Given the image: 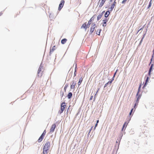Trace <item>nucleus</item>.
Returning <instances> with one entry per match:
<instances>
[{
	"label": "nucleus",
	"instance_id": "obj_34",
	"mask_svg": "<svg viewBox=\"0 0 154 154\" xmlns=\"http://www.w3.org/2000/svg\"><path fill=\"white\" fill-rule=\"evenodd\" d=\"M46 130H45L44 131H43V133L42 134H44V135H45V134H46Z\"/></svg>",
	"mask_w": 154,
	"mask_h": 154
},
{
	"label": "nucleus",
	"instance_id": "obj_35",
	"mask_svg": "<svg viewBox=\"0 0 154 154\" xmlns=\"http://www.w3.org/2000/svg\"><path fill=\"white\" fill-rule=\"evenodd\" d=\"M45 135L42 134L41 135V136L42 137H43V138H44V137Z\"/></svg>",
	"mask_w": 154,
	"mask_h": 154
},
{
	"label": "nucleus",
	"instance_id": "obj_48",
	"mask_svg": "<svg viewBox=\"0 0 154 154\" xmlns=\"http://www.w3.org/2000/svg\"><path fill=\"white\" fill-rule=\"evenodd\" d=\"M70 107V106H69V107L68 108V109H69V107Z\"/></svg>",
	"mask_w": 154,
	"mask_h": 154
},
{
	"label": "nucleus",
	"instance_id": "obj_5",
	"mask_svg": "<svg viewBox=\"0 0 154 154\" xmlns=\"http://www.w3.org/2000/svg\"><path fill=\"white\" fill-rule=\"evenodd\" d=\"M65 1L64 0H61L60 4L59 5L58 10L59 11H60L61 9L62 8L64 4Z\"/></svg>",
	"mask_w": 154,
	"mask_h": 154
},
{
	"label": "nucleus",
	"instance_id": "obj_28",
	"mask_svg": "<svg viewBox=\"0 0 154 154\" xmlns=\"http://www.w3.org/2000/svg\"><path fill=\"white\" fill-rule=\"evenodd\" d=\"M68 85H65V87L64 88V91H66V88H67V87H68Z\"/></svg>",
	"mask_w": 154,
	"mask_h": 154
},
{
	"label": "nucleus",
	"instance_id": "obj_13",
	"mask_svg": "<svg viewBox=\"0 0 154 154\" xmlns=\"http://www.w3.org/2000/svg\"><path fill=\"white\" fill-rule=\"evenodd\" d=\"M95 16V15H93V16L91 18V19L90 20H89V21L88 22V25L89 24V25H90L91 24V22L92 21H93L94 20V19L95 18L94 17Z\"/></svg>",
	"mask_w": 154,
	"mask_h": 154
},
{
	"label": "nucleus",
	"instance_id": "obj_27",
	"mask_svg": "<svg viewBox=\"0 0 154 154\" xmlns=\"http://www.w3.org/2000/svg\"><path fill=\"white\" fill-rule=\"evenodd\" d=\"M145 34H144L143 36V37H142V38L141 41H140V44H141V43L143 41V40L144 37V36H145Z\"/></svg>",
	"mask_w": 154,
	"mask_h": 154
},
{
	"label": "nucleus",
	"instance_id": "obj_31",
	"mask_svg": "<svg viewBox=\"0 0 154 154\" xmlns=\"http://www.w3.org/2000/svg\"><path fill=\"white\" fill-rule=\"evenodd\" d=\"M133 109H134L133 108V109H131V112H130V113H129V115H131V113H132V111H133Z\"/></svg>",
	"mask_w": 154,
	"mask_h": 154
},
{
	"label": "nucleus",
	"instance_id": "obj_11",
	"mask_svg": "<svg viewBox=\"0 0 154 154\" xmlns=\"http://www.w3.org/2000/svg\"><path fill=\"white\" fill-rule=\"evenodd\" d=\"M108 21V19L107 18H105L103 20L102 25L103 26L105 27L106 26V23Z\"/></svg>",
	"mask_w": 154,
	"mask_h": 154
},
{
	"label": "nucleus",
	"instance_id": "obj_26",
	"mask_svg": "<svg viewBox=\"0 0 154 154\" xmlns=\"http://www.w3.org/2000/svg\"><path fill=\"white\" fill-rule=\"evenodd\" d=\"M113 80V79L111 81H109L107 83H108V85L109 86H110L112 82V81Z\"/></svg>",
	"mask_w": 154,
	"mask_h": 154
},
{
	"label": "nucleus",
	"instance_id": "obj_10",
	"mask_svg": "<svg viewBox=\"0 0 154 154\" xmlns=\"http://www.w3.org/2000/svg\"><path fill=\"white\" fill-rule=\"evenodd\" d=\"M116 0H115L113 4L111 5L110 8H109V9H110V11H111L113 9L114 7L116 5Z\"/></svg>",
	"mask_w": 154,
	"mask_h": 154
},
{
	"label": "nucleus",
	"instance_id": "obj_14",
	"mask_svg": "<svg viewBox=\"0 0 154 154\" xmlns=\"http://www.w3.org/2000/svg\"><path fill=\"white\" fill-rule=\"evenodd\" d=\"M104 12V11H103L102 12V14H100L98 15L97 16V21H98L99 20H100L102 17V16L103 15V14Z\"/></svg>",
	"mask_w": 154,
	"mask_h": 154
},
{
	"label": "nucleus",
	"instance_id": "obj_1",
	"mask_svg": "<svg viewBox=\"0 0 154 154\" xmlns=\"http://www.w3.org/2000/svg\"><path fill=\"white\" fill-rule=\"evenodd\" d=\"M51 143L49 141H47L45 144L43 148V154H48L49 149L50 147Z\"/></svg>",
	"mask_w": 154,
	"mask_h": 154
},
{
	"label": "nucleus",
	"instance_id": "obj_37",
	"mask_svg": "<svg viewBox=\"0 0 154 154\" xmlns=\"http://www.w3.org/2000/svg\"><path fill=\"white\" fill-rule=\"evenodd\" d=\"M93 97V96H91V97L90 98V100H92Z\"/></svg>",
	"mask_w": 154,
	"mask_h": 154
},
{
	"label": "nucleus",
	"instance_id": "obj_7",
	"mask_svg": "<svg viewBox=\"0 0 154 154\" xmlns=\"http://www.w3.org/2000/svg\"><path fill=\"white\" fill-rule=\"evenodd\" d=\"M56 127V125L55 124H53L51 127L50 129V132L53 133Z\"/></svg>",
	"mask_w": 154,
	"mask_h": 154
},
{
	"label": "nucleus",
	"instance_id": "obj_16",
	"mask_svg": "<svg viewBox=\"0 0 154 154\" xmlns=\"http://www.w3.org/2000/svg\"><path fill=\"white\" fill-rule=\"evenodd\" d=\"M149 77L147 76V77L146 80L145 81V83L144 84V85L143 87V88H144V87L147 84V83L149 81Z\"/></svg>",
	"mask_w": 154,
	"mask_h": 154
},
{
	"label": "nucleus",
	"instance_id": "obj_9",
	"mask_svg": "<svg viewBox=\"0 0 154 154\" xmlns=\"http://www.w3.org/2000/svg\"><path fill=\"white\" fill-rule=\"evenodd\" d=\"M141 97V95H138V94L137 96L136 95V97H137V100L136 102L135 103V104L134 105V108H135L136 106L137 105H138V102H139V100L140 98Z\"/></svg>",
	"mask_w": 154,
	"mask_h": 154
},
{
	"label": "nucleus",
	"instance_id": "obj_42",
	"mask_svg": "<svg viewBox=\"0 0 154 154\" xmlns=\"http://www.w3.org/2000/svg\"><path fill=\"white\" fill-rule=\"evenodd\" d=\"M143 28H141L139 30V31H140V30H141L142 29H143Z\"/></svg>",
	"mask_w": 154,
	"mask_h": 154
},
{
	"label": "nucleus",
	"instance_id": "obj_40",
	"mask_svg": "<svg viewBox=\"0 0 154 154\" xmlns=\"http://www.w3.org/2000/svg\"><path fill=\"white\" fill-rule=\"evenodd\" d=\"M77 66H76H76H75V70H76V71H77Z\"/></svg>",
	"mask_w": 154,
	"mask_h": 154
},
{
	"label": "nucleus",
	"instance_id": "obj_46",
	"mask_svg": "<svg viewBox=\"0 0 154 154\" xmlns=\"http://www.w3.org/2000/svg\"><path fill=\"white\" fill-rule=\"evenodd\" d=\"M110 1V2H112V0H109Z\"/></svg>",
	"mask_w": 154,
	"mask_h": 154
},
{
	"label": "nucleus",
	"instance_id": "obj_32",
	"mask_svg": "<svg viewBox=\"0 0 154 154\" xmlns=\"http://www.w3.org/2000/svg\"><path fill=\"white\" fill-rule=\"evenodd\" d=\"M153 56H152V58H151V62L150 63V64L151 63L153 60Z\"/></svg>",
	"mask_w": 154,
	"mask_h": 154
},
{
	"label": "nucleus",
	"instance_id": "obj_45",
	"mask_svg": "<svg viewBox=\"0 0 154 154\" xmlns=\"http://www.w3.org/2000/svg\"><path fill=\"white\" fill-rule=\"evenodd\" d=\"M99 90V89H98V91H97V93H96V94H95V95H96V94H97V92H98V90Z\"/></svg>",
	"mask_w": 154,
	"mask_h": 154
},
{
	"label": "nucleus",
	"instance_id": "obj_3",
	"mask_svg": "<svg viewBox=\"0 0 154 154\" xmlns=\"http://www.w3.org/2000/svg\"><path fill=\"white\" fill-rule=\"evenodd\" d=\"M42 69H43L42 67L40 66L38 71V76L40 77H41L42 75Z\"/></svg>",
	"mask_w": 154,
	"mask_h": 154
},
{
	"label": "nucleus",
	"instance_id": "obj_8",
	"mask_svg": "<svg viewBox=\"0 0 154 154\" xmlns=\"http://www.w3.org/2000/svg\"><path fill=\"white\" fill-rule=\"evenodd\" d=\"M71 83H72L70 86V88L71 89H74L75 88V86L76 84V82L74 81L73 80Z\"/></svg>",
	"mask_w": 154,
	"mask_h": 154
},
{
	"label": "nucleus",
	"instance_id": "obj_17",
	"mask_svg": "<svg viewBox=\"0 0 154 154\" xmlns=\"http://www.w3.org/2000/svg\"><path fill=\"white\" fill-rule=\"evenodd\" d=\"M128 122H125V123H124V125H123V128H122V131H123V130L124 129V128H125V129H124V130L125 129V128H126V127H127V125H128Z\"/></svg>",
	"mask_w": 154,
	"mask_h": 154
},
{
	"label": "nucleus",
	"instance_id": "obj_24",
	"mask_svg": "<svg viewBox=\"0 0 154 154\" xmlns=\"http://www.w3.org/2000/svg\"><path fill=\"white\" fill-rule=\"evenodd\" d=\"M101 31V29H98L97 30V32H96V34L98 35H100V32Z\"/></svg>",
	"mask_w": 154,
	"mask_h": 154
},
{
	"label": "nucleus",
	"instance_id": "obj_29",
	"mask_svg": "<svg viewBox=\"0 0 154 154\" xmlns=\"http://www.w3.org/2000/svg\"><path fill=\"white\" fill-rule=\"evenodd\" d=\"M127 0H123L122 2V3L123 4H125Z\"/></svg>",
	"mask_w": 154,
	"mask_h": 154
},
{
	"label": "nucleus",
	"instance_id": "obj_36",
	"mask_svg": "<svg viewBox=\"0 0 154 154\" xmlns=\"http://www.w3.org/2000/svg\"><path fill=\"white\" fill-rule=\"evenodd\" d=\"M117 71V70H116V72H115V73L114 75H113V78H114V77L115 76V75L116 74V73Z\"/></svg>",
	"mask_w": 154,
	"mask_h": 154
},
{
	"label": "nucleus",
	"instance_id": "obj_12",
	"mask_svg": "<svg viewBox=\"0 0 154 154\" xmlns=\"http://www.w3.org/2000/svg\"><path fill=\"white\" fill-rule=\"evenodd\" d=\"M88 26L87 25L86 23H84L81 27V29H84L86 31L87 29V28Z\"/></svg>",
	"mask_w": 154,
	"mask_h": 154
},
{
	"label": "nucleus",
	"instance_id": "obj_41",
	"mask_svg": "<svg viewBox=\"0 0 154 154\" xmlns=\"http://www.w3.org/2000/svg\"><path fill=\"white\" fill-rule=\"evenodd\" d=\"M152 1V0H150V2H149V4H151V5Z\"/></svg>",
	"mask_w": 154,
	"mask_h": 154
},
{
	"label": "nucleus",
	"instance_id": "obj_22",
	"mask_svg": "<svg viewBox=\"0 0 154 154\" xmlns=\"http://www.w3.org/2000/svg\"><path fill=\"white\" fill-rule=\"evenodd\" d=\"M56 49V47L55 46H54L52 48V49H51L50 51V53H52L53 51L55 50Z\"/></svg>",
	"mask_w": 154,
	"mask_h": 154
},
{
	"label": "nucleus",
	"instance_id": "obj_44",
	"mask_svg": "<svg viewBox=\"0 0 154 154\" xmlns=\"http://www.w3.org/2000/svg\"><path fill=\"white\" fill-rule=\"evenodd\" d=\"M2 13H0V16H1V15H2Z\"/></svg>",
	"mask_w": 154,
	"mask_h": 154
},
{
	"label": "nucleus",
	"instance_id": "obj_15",
	"mask_svg": "<svg viewBox=\"0 0 154 154\" xmlns=\"http://www.w3.org/2000/svg\"><path fill=\"white\" fill-rule=\"evenodd\" d=\"M110 10L109 11H107L104 14V16L106 18H107V17L109 16V15L110 14L109 12Z\"/></svg>",
	"mask_w": 154,
	"mask_h": 154
},
{
	"label": "nucleus",
	"instance_id": "obj_43",
	"mask_svg": "<svg viewBox=\"0 0 154 154\" xmlns=\"http://www.w3.org/2000/svg\"><path fill=\"white\" fill-rule=\"evenodd\" d=\"M99 120H97V123H98L99 122Z\"/></svg>",
	"mask_w": 154,
	"mask_h": 154
},
{
	"label": "nucleus",
	"instance_id": "obj_21",
	"mask_svg": "<svg viewBox=\"0 0 154 154\" xmlns=\"http://www.w3.org/2000/svg\"><path fill=\"white\" fill-rule=\"evenodd\" d=\"M83 81V78L82 77H81L80 78V79L79 80V81L78 82V85H81V83Z\"/></svg>",
	"mask_w": 154,
	"mask_h": 154
},
{
	"label": "nucleus",
	"instance_id": "obj_4",
	"mask_svg": "<svg viewBox=\"0 0 154 154\" xmlns=\"http://www.w3.org/2000/svg\"><path fill=\"white\" fill-rule=\"evenodd\" d=\"M96 27V24L95 23H93L91 24L90 29V32L91 33L93 32Z\"/></svg>",
	"mask_w": 154,
	"mask_h": 154
},
{
	"label": "nucleus",
	"instance_id": "obj_38",
	"mask_svg": "<svg viewBox=\"0 0 154 154\" xmlns=\"http://www.w3.org/2000/svg\"><path fill=\"white\" fill-rule=\"evenodd\" d=\"M97 123H96V124L95 125V127L94 128V130L95 129L96 127L97 126Z\"/></svg>",
	"mask_w": 154,
	"mask_h": 154
},
{
	"label": "nucleus",
	"instance_id": "obj_33",
	"mask_svg": "<svg viewBox=\"0 0 154 154\" xmlns=\"http://www.w3.org/2000/svg\"><path fill=\"white\" fill-rule=\"evenodd\" d=\"M108 85H108V83H106L105 85L104 86V88H105V87L107 86Z\"/></svg>",
	"mask_w": 154,
	"mask_h": 154
},
{
	"label": "nucleus",
	"instance_id": "obj_25",
	"mask_svg": "<svg viewBox=\"0 0 154 154\" xmlns=\"http://www.w3.org/2000/svg\"><path fill=\"white\" fill-rule=\"evenodd\" d=\"M43 138H44L43 137L40 136L38 140V142L39 143L40 142H41L42 141V140L43 139Z\"/></svg>",
	"mask_w": 154,
	"mask_h": 154
},
{
	"label": "nucleus",
	"instance_id": "obj_2",
	"mask_svg": "<svg viewBox=\"0 0 154 154\" xmlns=\"http://www.w3.org/2000/svg\"><path fill=\"white\" fill-rule=\"evenodd\" d=\"M66 107V103L64 102L62 103L60 106V110L59 111L58 113L60 114L63 112Z\"/></svg>",
	"mask_w": 154,
	"mask_h": 154
},
{
	"label": "nucleus",
	"instance_id": "obj_18",
	"mask_svg": "<svg viewBox=\"0 0 154 154\" xmlns=\"http://www.w3.org/2000/svg\"><path fill=\"white\" fill-rule=\"evenodd\" d=\"M72 96V94L71 92H69L68 94L67 97L68 99H70L71 98Z\"/></svg>",
	"mask_w": 154,
	"mask_h": 154
},
{
	"label": "nucleus",
	"instance_id": "obj_20",
	"mask_svg": "<svg viewBox=\"0 0 154 154\" xmlns=\"http://www.w3.org/2000/svg\"><path fill=\"white\" fill-rule=\"evenodd\" d=\"M67 40L66 38H64L62 39L61 41V43L62 44H64L67 41Z\"/></svg>",
	"mask_w": 154,
	"mask_h": 154
},
{
	"label": "nucleus",
	"instance_id": "obj_19",
	"mask_svg": "<svg viewBox=\"0 0 154 154\" xmlns=\"http://www.w3.org/2000/svg\"><path fill=\"white\" fill-rule=\"evenodd\" d=\"M153 66V63H152L149 70V75L150 74V72L152 70Z\"/></svg>",
	"mask_w": 154,
	"mask_h": 154
},
{
	"label": "nucleus",
	"instance_id": "obj_6",
	"mask_svg": "<svg viewBox=\"0 0 154 154\" xmlns=\"http://www.w3.org/2000/svg\"><path fill=\"white\" fill-rule=\"evenodd\" d=\"M106 0H100L98 2V4H99V7L101 8L104 5Z\"/></svg>",
	"mask_w": 154,
	"mask_h": 154
},
{
	"label": "nucleus",
	"instance_id": "obj_23",
	"mask_svg": "<svg viewBox=\"0 0 154 154\" xmlns=\"http://www.w3.org/2000/svg\"><path fill=\"white\" fill-rule=\"evenodd\" d=\"M141 86H142V84H140V85H139V87L138 92H137V96H138V94H139V92H140V89L141 88Z\"/></svg>",
	"mask_w": 154,
	"mask_h": 154
},
{
	"label": "nucleus",
	"instance_id": "obj_47",
	"mask_svg": "<svg viewBox=\"0 0 154 154\" xmlns=\"http://www.w3.org/2000/svg\"><path fill=\"white\" fill-rule=\"evenodd\" d=\"M92 128V127L91 128ZM91 129H92V128H91V129L90 130V132H89L91 131Z\"/></svg>",
	"mask_w": 154,
	"mask_h": 154
},
{
	"label": "nucleus",
	"instance_id": "obj_39",
	"mask_svg": "<svg viewBox=\"0 0 154 154\" xmlns=\"http://www.w3.org/2000/svg\"><path fill=\"white\" fill-rule=\"evenodd\" d=\"M151 6V5L150 4H149V5L148 6V8H149Z\"/></svg>",
	"mask_w": 154,
	"mask_h": 154
},
{
	"label": "nucleus",
	"instance_id": "obj_30",
	"mask_svg": "<svg viewBox=\"0 0 154 154\" xmlns=\"http://www.w3.org/2000/svg\"><path fill=\"white\" fill-rule=\"evenodd\" d=\"M76 70H75V71H74V76L75 77V76H76Z\"/></svg>",
	"mask_w": 154,
	"mask_h": 154
}]
</instances>
